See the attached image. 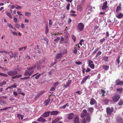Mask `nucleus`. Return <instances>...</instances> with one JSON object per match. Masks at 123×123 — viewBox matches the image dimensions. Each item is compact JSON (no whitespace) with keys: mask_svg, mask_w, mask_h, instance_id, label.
Instances as JSON below:
<instances>
[{"mask_svg":"<svg viewBox=\"0 0 123 123\" xmlns=\"http://www.w3.org/2000/svg\"><path fill=\"white\" fill-rule=\"evenodd\" d=\"M108 57H105L103 58V60L105 62H108Z\"/></svg>","mask_w":123,"mask_h":123,"instance_id":"obj_41","label":"nucleus"},{"mask_svg":"<svg viewBox=\"0 0 123 123\" xmlns=\"http://www.w3.org/2000/svg\"><path fill=\"white\" fill-rule=\"evenodd\" d=\"M18 74V72L16 70H10L7 72V74L10 76H12L17 75Z\"/></svg>","mask_w":123,"mask_h":123,"instance_id":"obj_2","label":"nucleus"},{"mask_svg":"<svg viewBox=\"0 0 123 123\" xmlns=\"http://www.w3.org/2000/svg\"><path fill=\"white\" fill-rule=\"evenodd\" d=\"M40 96V95L38 93L36 95L34 99H37Z\"/></svg>","mask_w":123,"mask_h":123,"instance_id":"obj_44","label":"nucleus"},{"mask_svg":"<svg viewBox=\"0 0 123 123\" xmlns=\"http://www.w3.org/2000/svg\"><path fill=\"white\" fill-rule=\"evenodd\" d=\"M17 91L18 92V93L21 94L24 96L25 95V93L22 92L21 89L20 88H18L17 89Z\"/></svg>","mask_w":123,"mask_h":123,"instance_id":"obj_22","label":"nucleus"},{"mask_svg":"<svg viewBox=\"0 0 123 123\" xmlns=\"http://www.w3.org/2000/svg\"><path fill=\"white\" fill-rule=\"evenodd\" d=\"M36 67V66L35 65L33 66L27 68V70L25 72L24 75L25 76L31 75L34 72V70L33 69L35 68Z\"/></svg>","mask_w":123,"mask_h":123,"instance_id":"obj_1","label":"nucleus"},{"mask_svg":"<svg viewBox=\"0 0 123 123\" xmlns=\"http://www.w3.org/2000/svg\"><path fill=\"white\" fill-rule=\"evenodd\" d=\"M62 57V54L60 53L57 54L56 56V58L57 59H59L61 58Z\"/></svg>","mask_w":123,"mask_h":123,"instance_id":"obj_29","label":"nucleus"},{"mask_svg":"<svg viewBox=\"0 0 123 123\" xmlns=\"http://www.w3.org/2000/svg\"><path fill=\"white\" fill-rule=\"evenodd\" d=\"M49 31V29H48V24H47L46 25L45 27V33L46 34H47L48 32Z\"/></svg>","mask_w":123,"mask_h":123,"instance_id":"obj_32","label":"nucleus"},{"mask_svg":"<svg viewBox=\"0 0 123 123\" xmlns=\"http://www.w3.org/2000/svg\"><path fill=\"white\" fill-rule=\"evenodd\" d=\"M72 82L71 80H68V82H66V84H64V86L63 87H64L66 88L68 86L70 83Z\"/></svg>","mask_w":123,"mask_h":123,"instance_id":"obj_15","label":"nucleus"},{"mask_svg":"<svg viewBox=\"0 0 123 123\" xmlns=\"http://www.w3.org/2000/svg\"><path fill=\"white\" fill-rule=\"evenodd\" d=\"M91 116L89 114H88L87 116L86 120L88 123H90L91 121Z\"/></svg>","mask_w":123,"mask_h":123,"instance_id":"obj_20","label":"nucleus"},{"mask_svg":"<svg viewBox=\"0 0 123 123\" xmlns=\"http://www.w3.org/2000/svg\"><path fill=\"white\" fill-rule=\"evenodd\" d=\"M93 108L92 107H90L88 109V111H90L91 113H92L93 112Z\"/></svg>","mask_w":123,"mask_h":123,"instance_id":"obj_28","label":"nucleus"},{"mask_svg":"<svg viewBox=\"0 0 123 123\" xmlns=\"http://www.w3.org/2000/svg\"><path fill=\"white\" fill-rule=\"evenodd\" d=\"M59 120V118L58 117L55 118L51 123H56Z\"/></svg>","mask_w":123,"mask_h":123,"instance_id":"obj_30","label":"nucleus"},{"mask_svg":"<svg viewBox=\"0 0 123 123\" xmlns=\"http://www.w3.org/2000/svg\"><path fill=\"white\" fill-rule=\"evenodd\" d=\"M16 6H17L15 7L17 9H20L21 8H22V7L19 6L17 5Z\"/></svg>","mask_w":123,"mask_h":123,"instance_id":"obj_60","label":"nucleus"},{"mask_svg":"<svg viewBox=\"0 0 123 123\" xmlns=\"http://www.w3.org/2000/svg\"><path fill=\"white\" fill-rule=\"evenodd\" d=\"M15 26L17 28H19L20 27V25L17 24H15Z\"/></svg>","mask_w":123,"mask_h":123,"instance_id":"obj_59","label":"nucleus"},{"mask_svg":"<svg viewBox=\"0 0 123 123\" xmlns=\"http://www.w3.org/2000/svg\"><path fill=\"white\" fill-rule=\"evenodd\" d=\"M59 82L57 81L54 84V87H55V88L56 87V85H58L59 84Z\"/></svg>","mask_w":123,"mask_h":123,"instance_id":"obj_47","label":"nucleus"},{"mask_svg":"<svg viewBox=\"0 0 123 123\" xmlns=\"http://www.w3.org/2000/svg\"><path fill=\"white\" fill-rule=\"evenodd\" d=\"M13 94L16 97L18 95L17 92L16 91L14 92H13Z\"/></svg>","mask_w":123,"mask_h":123,"instance_id":"obj_57","label":"nucleus"},{"mask_svg":"<svg viewBox=\"0 0 123 123\" xmlns=\"http://www.w3.org/2000/svg\"><path fill=\"white\" fill-rule=\"evenodd\" d=\"M8 26L11 29H13L14 28L11 24L9 23L8 24Z\"/></svg>","mask_w":123,"mask_h":123,"instance_id":"obj_46","label":"nucleus"},{"mask_svg":"<svg viewBox=\"0 0 123 123\" xmlns=\"http://www.w3.org/2000/svg\"><path fill=\"white\" fill-rule=\"evenodd\" d=\"M101 52L100 51H99L96 55L95 57H97L99 55H101Z\"/></svg>","mask_w":123,"mask_h":123,"instance_id":"obj_42","label":"nucleus"},{"mask_svg":"<svg viewBox=\"0 0 123 123\" xmlns=\"http://www.w3.org/2000/svg\"><path fill=\"white\" fill-rule=\"evenodd\" d=\"M88 64L90 67L92 69H93L94 68L95 65L93 63V62L89 60L88 61Z\"/></svg>","mask_w":123,"mask_h":123,"instance_id":"obj_7","label":"nucleus"},{"mask_svg":"<svg viewBox=\"0 0 123 123\" xmlns=\"http://www.w3.org/2000/svg\"><path fill=\"white\" fill-rule=\"evenodd\" d=\"M102 68L103 69H104V70H107L109 69V67L108 66L106 65H104L103 66Z\"/></svg>","mask_w":123,"mask_h":123,"instance_id":"obj_26","label":"nucleus"},{"mask_svg":"<svg viewBox=\"0 0 123 123\" xmlns=\"http://www.w3.org/2000/svg\"><path fill=\"white\" fill-rule=\"evenodd\" d=\"M120 98V97L119 95L116 94L112 97V99L113 101L117 102Z\"/></svg>","mask_w":123,"mask_h":123,"instance_id":"obj_3","label":"nucleus"},{"mask_svg":"<svg viewBox=\"0 0 123 123\" xmlns=\"http://www.w3.org/2000/svg\"><path fill=\"white\" fill-rule=\"evenodd\" d=\"M12 86L13 88H15L17 87V86L16 83H14Z\"/></svg>","mask_w":123,"mask_h":123,"instance_id":"obj_56","label":"nucleus"},{"mask_svg":"<svg viewBox=\"0 0 123 123\" xmlns=\"http://www.w3.org/2000/svg\"><path fill=\"white\" fill-rule=\"evenodd\" d=\"M92 8V7L90 6H87L86 9V11L87 12L88 14H89L91 12Z\"/></svg>","mask_w":123,"mask_h":123,"instance_id":"obj_8","label":"nucleus"},{"mask_svg":"<svg viewBox=\"0 0 123 123\" xmlns=\"http://www.w3.org/2000/svg\"><path fill=\"white\" fill-rule=\"evenodd\" d=\"M72 38L74 40V42H75L76 41V37H75L74 35H72Z\"/></svg>","mask_w":123,"mask_h":123,"instance_id":"obj_45","label":"nucleus"},{"mask_svg":"<svg viewBox=\"0 0 123 123\" xmlns=\"http://www.w3.org/2000/svg\"><path fill=\"white\" fill-rule=\"evenodd\" d=\"M102 101L104 102L105 104V105L107 104L109 101V100L107 99H105L102 100Z\"/></svg>","mask_w":123,"mask_h":123,"instance_id":"obj_24","label":"nucleus"},{"mask_svg":"<svg viewBox=\"0 0 123 123\" xmlns=\"http://www.w3.org/2000/svg\"><path fill=\"white\" fill-rule=\"evenodd\" d=\"M27 47V46H26L24 47H21L19 49V50L21 51L22 50H25L26 49Z\"/></svg>","mask_w":123,"mask_h":123,"instance_id":"obj_38","label":"nucleus"},{"mask_svg":"<svg viewBox=\"0 0 123 123\" xmlns=\"http://www.w3.org/2000/svg\"><path fill=\"white\" fill-rule=\"evenodd\" d=\"M83 8L81 5H79L77 7V10L80 12H81Z\"/></svg>","mask_w":123,"mask_h":123,"instance_id":"obj_19","label":"nucleus"},{"mask_svg":"<svg viewBox=\"0 0 123 123\" xmlns=\"http://www.w3.org/2000/svg\"><path fill=\"white\" fill-rule=\"evenodd\" d=\"M60 39V37H57L56 39H55L54 40V41L57 43L58 42Z\"/></svg>","mask_w":123,"mask_h":123,"instance_id":"obj_39","label":"nucleus"},{"mask_svg":"<svg viewBox=\"0 0 123 123\" xmlns=\"http://www.w3.org/2000/svg\"><path fill=\"white\" fill-rule=\"evenodd\" d=\"M50 113V111L45 112L41 116L44 117H48L49 116Z\"/></svg>","mask_w":123,"mask_h":123,"instance_id":"obj_9","label":"nucleus"},{"mask_svg":"<svg viewBox=\"0 0 123 123\" xmlns=\"http://www.w3.org/2000/svg\"><path fill=\"white\" fill-rule=\"evenodd\" d=\"M49 27H50L51 26V25L52 24V20L49 19Z\"/></svg>","mask_w":123,"mask_h":123,"instance_id":"obj_40","label":"nucleus"},{"mask_svg":"<svg viewBox=\"0 0 123 123\" xmlns=\"http://www.w3.org/2000/svg\"><path fill=\"white\" fill-rule=\"evenodd\" d=\"M90 104L91 105H93L94 104H97V103L96 100L93 98H92L90 101Z\"/></svg>","mask_w":123,"mask_h":123,"instance_id":"obj_11","label":"nucleus"},{"mask_svg":"<svg viewBox=\"0 0 123 123\" xmlns=\"http://www.w3.org/2000/svg\"><path fill=\"white\" fill-rule=\"evenodd\" d=\"M41 75V74H39L37 75L35 77V79H38Z\"/></svg>","mask_w":123,"mask_h":123,"instance_id":"obj_55","label":"nucleus"},{"mask_svg":"<svg viewBox=\"0 0 123 123\" xmlns=\"http://www.w3.org/2000/svg\"><path fill=\"white\" fill-rule=\"evenodd\" d=\"M101 93H102V96H105V91L103 89H101Z\"/></svg>","mask_w":123,"mask_h":123,"instance_id":"obj_36","label":"nucleus"},{"mask_svg":"<svg viewBox=\"0 0 123 123\" xmlns=\"http://www.w3.org/2000/svg\"><path fill=\"white\" fill-rule=\"evenodd\" d=\"M120 56H119L118 57V59L117 60V64H119L120 63Z\"/></svg>","mask_w":123,"mask_h":123,"instance_id":"obj_52","label":"nucleus"},{"mask_svg":"<svg viewBox=\"0 0 123 123\" xmlns=\"http://www.w3.org/2000/svg\"><path fill=\"white\" fill-rule=\"evenodd\" d=\"M88 114H89L87 113V110L86 109H84L83 111V112L81 115L80 117L82 118H83L84 117L87 116Z\"/></svg>","mask_w":123,"mask_h":123,"instance_id":"obj_6","label":"nucleus"},{"mask_svg":"<svg viewBox=\"0 0 123 123\" xmlns=\"http://www.w3.org/2000/svg\"><path fill=\"white\" fill-rule=\"evenodd\" d=\"M118 105L120 106L123 105V101L122 100H120L118 103Z\"/></svg>","mask_w":123,"mask_h":123,"instance_id":"obj_34","label":"nucleus"},{"mask_svg":"<svg viewBox=\"0 0 123 123\" xmlns=\"http://www.w3.org/2000/svg\"><path fill=\"white\" fill-rule=\"evenodd\" d=\"M70 3H68V4L66 6V8L67 10H69V7L70 6Z\"/></svg>","mask_w":123,"mask_h":123,"instance_id":"obj_53","label":"nucleus"},{"mask_svg":"<svg viewBox=\"0 0 123 123\" xmlns=\"http://www.w3.org/2000/svg\"><path fill=\"white\" fill-rule=\"evenodd\" d=\"M30 77V76H29L28 77H25L23 78H21L20 79L21 80H26L29 78Z\"/></svg>","mask_w":123,"mask_h":123,"instance_id":"obj_61","label":"nucleus"},{"mask_svg":"<svg viewBox=\"0 0 123 123\" xmlns=\"http://www.w3.org/2000/svg\"><path fill=\"white\" fill-rule=\"evenodd\" d=\"M14 20L15 22L16 23L17 22V19L15 17H14Z\"/></svg>","mask_w":123,"mask_h":123,"instance_id":"obj_62","label":"nucleus"},{"mask_svg":"<svg viewBox=\"0 0 123 123\" xmlns=\"http://www.w3.org/2000/svg\"><path fill=\"white\" fill-rule=\"evenodd\" d=\"M75 63L76 64L78 65H80L82 64V62L80 61H76Z\"/></svg>","mask_w":123,"mask_h":123,"instance_id":"obj_58","label":"nucleus"},{"mask_svg":"<svg viewBox=\"0 0 123 123\" xmlns=\"http://www.w3.org/2000/svg\"><path fill=\"white\" fill-rule=\"evenodd\" d=\"M89 77L90 75H88L86 76L85 78H83L81 82V85H82L84 84L85 82H86V80L88 79V78Z\"/></svg>","mask_w":123,"mask_h":123,"instance_id":"obj_10","label":"nucleus"},{"mask_svg":"<svg viewBox=\"0 0 123 123\" xmlns=\"http://www.w3.org/2000/svg\"><path fill=\"white\" fill-rule=\"evenodd\" d=\"M55 87L52 86L51 87L50 91H54L55 89Z\"/></svg>","mask_w":123,"mask_h":123,"instance_id":"obj_50","label":"nucleus"},{"mask_svg":"<svg viewBox=\"0 0 123 123\" xmlns=\"http://www.w3.org/2000/svg\"><path fill=\"white\" fill-rule=\"evenodd\" d=\"M121 8L120 7V6H118L117 8L116 9V12H118L121 10Z\"/></svg>","mask_w":123,"mask_h":123,"instance_id":"obj_37","label":"nucleus"},{"mask_svg":"<svg viewBox=\"0 0 123 123\" xmlns=\"http://www.w3.org/2000/svg\"><path fill=\"white\" fill-rule=\"evenodd\" d=\"M6 81H3L2 82H0V87H2L3 86L6 84Z\"/></svg>","mask_w":123,"mask_h":123,"instance_id":"obj_27","label":"nucleus"},{"mask_svg":"<svg viewBox=\"0 0 123 123\" xmlns=\"http://www.w3.org/2000/svg\"><path fill=\"white\" fill-rule=\"evenodd\" d=\"M45 92V91L44 90H43L41 91L39 93H38L40 95V96L41 95L43 94Z\"/></svg>","mask_w":123,"mask_h":123,"instance_id":"obj_49","label":"nucleus"},{"mask_svg":"<svg viewBox=\"0 0 123 123\" xmlns=\"http://www.w3.org/2000/svg\"><path fill=\"white\" fill-rule=\"evenodd\" d=\"M74 114L73 113H70L68 117V119L69 120L72 119L74 117Z\"/></svg>","mask_w":123,"mask_h":123,"instance_id":"obj_18","label":"nucleus"},{"mask_svg":"<svg viewBox=\"0 0 123 123\" xmlns=\"http://www.w3.org/2000/svg\"><path fill=\"white\" fill-rule=\"evenodd\" d=\"M37 120L38 122H46V120L43 118L42 117H41L39 118Z\"/></svg>","mask_w":123,"mask_h":123,"instance_id":"obj_13","label":"nucleus"},{"mask_svg":"<svg viewBox=\"0 0 123 123\" xmlns=\"http://www.w3.org/2000/svg\"><path fill=\"white\" fill-rule=\"evenodd\" d=\"M64 40V39L62 37H61V39L60 40L59 43L61 44H62V42Z\"/></svg>","mask_w":123,"mask_h":123,"instance_id":"obj_51","label":"nucleus"},{"mask_svg":"<svg viewBox=\"0 0 123 123\" xmlns=\"http://www.w3.org/2000/svg\"><path fill=\"white\" fill-rule=\"evenodd\" d=\"M107 2L105 1L103 3V6L102 7V9L105 10L107 7Z\"/></svg>","mask_w":123,"mask_h":123,"instance_id":"obj_16","label":"nucleus"},{"mask_svg":"<svg viewBox=\"0 0 123 123\" xmlns=\"http://www.w3.org/2000/svg\"><path fill=\"white\" fill-rule=\"evenodd\" d=\"M59 112L57 111H53L50 112V114L51 115L56 116L58 115Z\"/></svg>","mask_w":123,"mask_h":123,"instance_id":"obj_14","label":"nucleus"},{"mask_svg":"<svg viewBox=\"0 0 123 123\" xmlns=\"http://www.w3.org/2000/svg\"><path fill=\"white\" fill-rule=\"evenodd\" d=\"M6 14L7 16L9 17L10 18H12V17L10 12H8L7 11L6 12Z\"/></svg>","mask_w":123,"mask_h":123,"instance_id":"obj_25","label":"nucleus"},{"mask_svg":"<svg viewBox=\"0 0 123 123\" xmlns=\"http://www.w3.org/2000/svg\"><path fill=\"white\" fill-rule=\"evenodd\" d=\"M114 108L113 107H111L110 108L108 107L106 109V111L107 114L108 115L111 114L112 112L113 111Z\"/></svg>","mask_w":123,"mask_h":123,"instance_id":"obj_5","label":"nucleus"},{"mask_svg":"<svg viewBox=\"0 0 123 123\" xmlns=\"http://www.w3.org/2000/svg\"><path fill=\"white\" fill-rule=\"evenodd\" d=\"M123 90V89L122 88H117L116 89V91L117 92H120L119 93L120 94H121Z\"/></svg>","mask_w":123,"mask_h":123,"instance_id":"obj_33","label":"nucleus"},{"mask_svg":"<svg viewBox=\"0 0 123 123\" xmlns=\"http://www.w3.org/2000/svg\"><path fill=\"white\" fill-rule=\"evenodd\" d=\"M82 123H87L86 120L85 119H83L81 121Z\"/></svg>","mask_w":123,"mask_h":123,"instance_id":"obj_48","label":"nucleus"},{"mask_svg":"<svg viewBox=\"0 0 123 123\" xmlns=\"http://www.w3.org/2000/svg\"><path fill=\"white\" fill-rule=\"evenodd\" d=\"M31 13L28 12H25V15L27 16H30Z\"/></svg>","mask_w":123,"mask_h":123,"instance_id":"obj_43","label":"nucleus"},{"mask_svg":"<svg viewBox=\"0 0 123 123\" xmlns=\"http://www.w3.org/2000/svg\"><path fill=\"white\" fill-rule=\"evenodd\" d=\"M16 78H18L21 77L22 76V75L21 74L18 75H16Z\"/></svg>","mask_w":123,"mask_h":123,"instance_id":"obj_64","label":"nucleus"},{"mask_svg":"<svg viewBox=\"0 0 123 123\" xmlns=\"http://www.w3.org/2000/svg\"><path fill=\"white\" fill-rule=\"evenodd\" d=\"M10 58L12 59L14 57V55L13 53L12 52V51H11L10 52V53L9 54Z\"/></svg>","mask_w":123,"mask_h":123,"instance_id":"obj_35","label":"nucleus"},{"mask_svg":"<svg viewBox=\"0 0 123 123\" xmlns=\"http://www.w3.org/2000/svg\"><path fill=\"white\" fill-rule=\"evenodd\" d=\"M123 17V14L122 13H120L118 15L117 17L118 18H121Z\"/></svg>","mask_w":123,"mask_h":123,"instance_id":"obj_31","label":"nucleus"},{"mask_svg":"<svg viewBox=\"0 0 123 123\" xmlns=\"http://www.w3.org/2000/svg\"><path fill=\"white\" fill-rule=\"evenodd\" d=\"M122 120V119L120 117H118L117 119V121L118 122H121Z\"/></svg>","mask_w":123,"mask_h":123,"instance_id":"obj_54","label":"nucleus"},{"mask_svg":"<svg viewBox=\"0 0 123 123\" xmlns=\"http://www.w3.org/2000/svg\"><path fill=\"white\" fill-rule=\"evenodd\" d=\"M84 24L81 23L78 24L77 28L80 31H82L84 30Z\"/></svg>","mask_w":123,"mask_h":123,"instance_id":"obj_4","label":"nucleus"},{"mask_svg":"<svg viewBox=\"0 0 123 123\" xmlns=\"http://www.w3.org/2000/svg\"><path fill=\"white\" fill-rule=\"evenodd\" d=\"M50 99L49 98L48 99L45 100L43 104L44 105L47 106L49 104V103L50 102Z\"/></svg>","mask_w":123,"mask_h":123,"instance_id":"obj_21","label":"nucleus"},{"mask_svg":"<svg viewBox=\"0 0 123 123\" xmlns=\"http://www.w3.org/2000/svg\"><path fill=\"white\" fill-rule=\"evenodd\" d=\"M6 102L2 99L1 97H0V104L2 105L3 104H6Z\"/></svg>","mask_w":123,"mask_h":123,"instance_id":"obj_23","label":"nucleus"},{"mask_svg":"<svg viewBox=\"0 0 123 123\" xmlns=\"http://www.w3.org/2000/svg\"><path fill=\"white\" fill-rule=\"evenodd\" d=\"M116 85L118 86L120 85L123 84V81H120L119 79H118L116 80Z\"/></svg>","mask_w":123,"mask_h":123,"instance_id":"obj_12","label":"nucleus"},{"mask_svg":"<svg viewBox=\"0 0 123 123\" xmlns=\"http://www.w3.org/2000/svg\"><path fill=\"white\" fill-rule=\"evenodd\" d=\"M91 70L90 69V68H87L86 70L85 71L87 73L89 72Z\"/></svg>","mask_w":123,"mask_h":123,"instance_id":"obj_63","label":"nucleus"},{"mask_svg":"<svg viewBox=\"0 0 123 123\" xmlns=\"http://www.w3.org/2000/svg\"><path fill=\"white\" fill-rule=\"evenodd\" d=\"M79 118L77 116L75 117L74 119L73 123H79Z\"/></svg>","mask_w":123,"mask_h":123,"instance_id":"obj_17","label":"nucleus"}]
</instances>
